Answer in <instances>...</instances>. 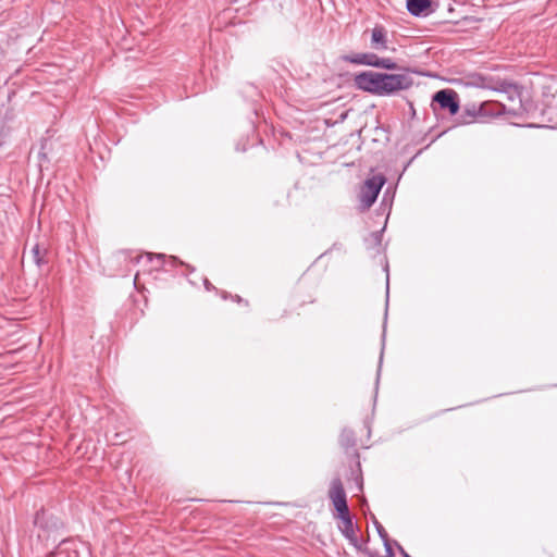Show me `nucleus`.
<instances>
[{
    "instance_id": "1",
    "label": "nucleus",
    "mask_w": 557,
    "mask_h": 557,
    "mask_svg": "<svg viewBox=\"0 0 557 557\" xmlns=\"http://www.w3.org/2000/svg\"><path fill=\"white\" fill-rule=\"evenodd\" d=\"M355 85L363 91L384 97L409 89L413 77L412 72L405 67L395 74L368 71L355 76Z\"/></svg>"
},
{
    "instance_id": "2",
    "label": "nucleus",
    "mask_w": 557,
    "mask_h": 557,
    "mask_svg": "<svg viewBox=\"0 0 557 557\" xmlns=\"http://www.w3.org/2000/svg\"><path fill=\"white\" fill-rule=\"evenodd\" d=\"M384 184L385 177L383 175H373L363 183L359 194L360 208L362 211L369 210L372 207Z\"/></svg>"
},
{
    "instance_id": "3",
    "label": "nucleus",
    "mask_w": 557,
    "mask_h": 557,
    "mask_svg": "<svg viewBox=\"0 0 557 557\" xmlns=\"http://www.w3.org/2000/svg\"><path fill=\"white\" fill-rule=\"evenodd\" d=\"M343 60L351 64L368 65L385 70L398 69V65L391 58H380L375 53L371 52L344 55Z\"/></svg>"
},
{
    "instance_id": "4",
    "label": "nucleus",
    "mask_w": 557,
    "mask_h": 557,
    "mask_svg": "<svg viewBox=\"0 0 557 557\" xmlns=\"http://www.w3.org/2000/svg\"><path fill=\"white\" fill-rule=\"evenodd\" d=\"M498 90L504 94L508 101V103H506V114L517 116L524 111L521 100V89L517 85L503 82L499 84Z\"/></svg>"
},
{
    "instance_id": "5",
    "label": "nucleus",
    "mask_w": 557,
    "mask_h": 557,
    "mask_svg": "<svg viewBox=\"0 0 557 557\" xmlns=\"http://www.w3.org/2000/svg\"><path fill=\"white\" fill-rule=\"evenodd\" d=\"M329 498L331 499L337 512L335 516L337 519L350 516L347 505L346 492L339 478H334L331 481Z\"/></svg>"
},
{
    "instance_id": "6",
    "label": "nucleus",
    "mask_w": 557,
    "mask_h": 557,
    "mask_svg": "<svg viewBox=\"0 0 557 557\" xmlns=\"http://www.w3.org/2000/svg\"><path fill=\"white\" fill-rule=\"evenodd\" d=\"M433 101L438 103L442 109L448 110L454 115L459 111V103L457 101V94L449 89H443L433 96Z\"/></svg>"
},
{
    "instance_id": "7",
    "label": "nucleus",
    "mask_w": 557,
    "mask_h": 557,
    "mask_svg": "<svg viewBox=\"0 0 557 557\" xmlns=\"http://www.w3.org/2000/svg\"><path fill=\"white\" fill-rule=\"evenodd\" d=\"M387 42L388 40L386 28L383 25H375L371 29V48L373 50L384 51L388 48Z\"/></svg>"
},
{
    "instance_id": "8",
    "label": "nucleus",
    "mask_w": 557,
    "mask_h": 557,
    "mask_svg": "<svg viewBox=\"0 0 557 557\" xmlns=\"http://www.w3.org/2000/svg\"><path fill=\"white\" fill-rule=\"evenodd\" d=\"M341 520V524L338 525L343 535L349 541V543L356 547L357 549L361 548L359 543V539L356 534L354 522L350 516L344 517Z\"/></svg>"
},
{
    "instance_id": "9",
    "label": "nucleus",
    "mask_w": 557,
    "mask_h": 557,
    "mask_svg": "<svg viewBox=\"0 0 557 557\" xmlns=\"http://www.w3.org/2000/svg\"><path fill=\"white\" fill-rule=\"evenodd\" d=\"M506 114V103L500 101H486L480 106V116H498Z\"/></svg>"
},
{
    "instance_id": "10",
    "label": "nucleus",
    "mask_w": 557,
    "mask_h": 557,
    "mask_svg": "<svg viewBox=\"0 0 557 557\" xmlns=\"http://www.w3.org/2000/svg\"><path fill=\"white\" fill-rule=\"evenodd\" d=\"M34 523L44 530L57 529L59 527L58 519L49 516L48 512L44 509L36 513Z\"/></svg>"
},
{
    "instance_id": "11",
    "label": "nucleus",
    "mask_w": 557,
    "mask_h": 557,
    "mask_svg": "<svg viewBox=\"0 0 557 557\" xmlns=\"http://www.w3.org/2000/svg\"><path fill=\"white\" fill-rule=\"evenodd\" d=\"M430 5L431 0H407V9L414 16L426 14Z\"/></svg>"
},
{
    "instance_id": "12",
    "label": "nucleus",
    "mask_w": 557,
    "mask_h": 557,
    "mask_svg": "<svg viewBox=\"0 0 557 557\" xmlns=\"http://www.w3.org/2000/svg\"><path fill=\"white\" fill-rule=\"evenodd\" d=\"M339 441L344 447H352L355 445V436L352 431L347 429L343 430Z\"/></svg>"
},
{
    "instance_id": "13",
    "label": "nucleus",
    "mask_w": 557,
    "mask_h": 557,
    "mask_svg": "<svg viewBox=\"0 0 557 557\" xmlns=\"http://www.w3.org/2000/svg\"><path fill=\"white\" fill-rule=\"evenodd\" d=\"M30 253H32V258L34 260V262L40 267L41 263L44 262V253H45V250H42L40 248V246L38 244L34 245V247L32 248L30 250Z\"/></svg>"
},
{
    "instance_id": "14",
    "label": "nucleus",
    "mask_w": 557,
    "mask_h": 557,
    "mask_svg": "<svg viewBox=\"0 0 557 557\" xmlns=\"http://www.w3.org/2000/svg\"><path fill=\"white\" fill-rule=\"evenodd\" d=\"M64 544L65 542H63L54 552H51L48 557H75V552L70 553L63 547Z\"/></svg>"
},
{
    "instance_id": "15",
    "label": "nucleus",
    "mask_w": 557,
    "mask_h": 557,
    "mask_svg": "<svg viewBox=\"0 0 557 557\" xmlns=\"http://www.w3.org/2000/svg\"><path fill=\"white\" fill-rule=\"evenodd\" d=\"M140 259L145 258L147 259V261H153V259L157 260V264L153 265V270H159L162 265V259L164 258V255H156L153 256L152 253H146L145 256H140L139 257Z\"/></svg>"
},
{
    "instance_id": "16",
    "label": "nucleus",
    "mask_w": 557,
    "mask_h": 557,
    "mask_svg": "<svg viewBox=\"0 0 557 557\" xmlns=\"http://www.w3.org/2000/svg\"><path fill=\"white\" fill-rule=\"evenodd\" d=\"M374 524H375L376 531H377L379 535L381 536V539L386 542L388 539V535H387V532L385 531V529L383 528V525L376 520H374Z\"/></svg>"
},
{
    "instance_id": "17",
    "label": "nucleus",
    "mask_w": 557,
    "mask_h": 557,
    "mask_svg": "<svg viewBox=\"0 0 557 557\" xmlns=\"http://www.w3.org/2000/svg\"><path fill=\"white\" fill-rule=\"evenodd\" d=\"M401 554L404 557H411L408 553H406L404 549H401Z\"/></svg>"
}]
</instances>
